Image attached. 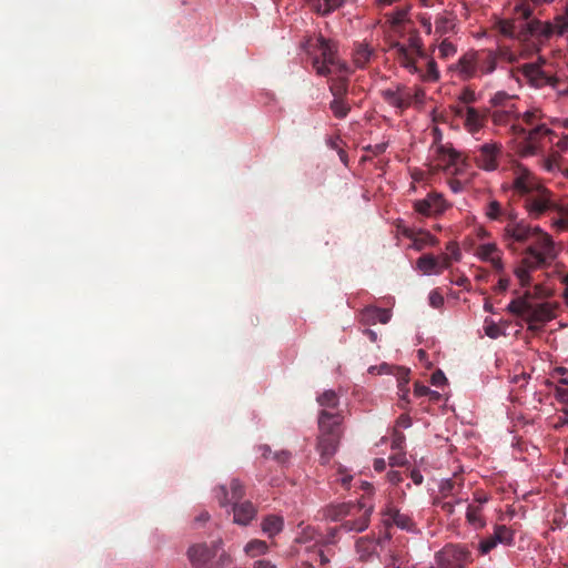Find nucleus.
Listing matches in <instances>:
<instances>
[{
  "label": "nucleus",
  "instance_id": "1",
  "mask_svg": "<svg viewBox=\"0 0 568 568\" xmlns=\"http://www.w3.org/2000/svg\"><path fill=\"white\" fill-rule=\"evenodd\" d=\"M514 192L524 200V207L531 219H539L547 212L558 215L552 225L568 230V204L557 201L555 194L541 184L538 178L521 163L511 165Z\"/></svg>",
  "mask_w": 568,
  "mask_h": 568
},
{
  "label": "nucleus",
  "instance_id": "2",
  "mask_svg": "<svg viewBox=\"0 0 568 568\" xmlns=\"http://www.w3.org/2000/svg\"><path fill=\"white\" fill-rule=\"evenodd\" d=\"M302 48L312 59L313 68L318 75H336L329 84V91L334 99H346L348 92L346 74L349 72V68L339 60L336 43L325 39L322 34H315L307 37L302 43Z\"/></svg>",
  "mask_w": 568,
  "mask_h": 568
},
{
  "label": "nucleus",
  "instance_id": "3",
  "mask_svg": "<svg viewBox=\"0 0 568 568\" xmlns=\"http://www.w3.org/2000/svg\"><path fill=\"white\" fill-rule=\"evenodd\" d=\"M316 402L321 406L317 416V450L322 464H326L337 450L343 434L342 423L344 417L339 409V397L336 392L325 390L317 396Z\"/></svg>",
  "mask_w": 568,
  "mask_h": 568
},
{
  "label": "nucleus",
  "instance_id": "4",
  "mask_svg": "<svg viewBox=\"0 0 568 568\" xmlns=\"http://www.w3.org/2000/svg\"><path fill=\"white\" fill-rule=\"evenodd\" d=\"M523 121L527 128L518 123L511 124V133L516 139V152L520 156L537 155L544 150L547 143H554L555 132L545 123H541L542 113L539 109L526 111Z\"/></svg>",
  "mask_w": 568,
  "mask_h": 568
},
{
  "label": "nucleus",
  "instance_id": "5",
  "mask_svg": "<svg viewBox=\"0 0 568 568\" xmlns=\"http://www.w3.org/2000/svg\"><path fill=\"white\" fill-rule=\"evenodd\" d=\"M531 243L524 250L520 264L515 268V275L521 286L531 283L530 273L550 266L558 256L557 244L552 236L539 226L535 229Z\"/></svg>",
  "mask_w": 568,
  "mask_h": 568
},
{
  "label": "nucleus",
  "instance_id": "6",
  "mask_svg": "<svg viewBox=\"0 0 568 568\" xmlns=\"http://www.w3.org/2000/svg\"><path fill=\"white\" fill-rule=\"evenodd\" d=\"M373 509V505L366 501H347L328 505L324 516L332 521H339L345 532H362L369 526Z\"/></svg>",
  "mask_w": 568,
  "mask_h": 568
},
{
  "label": "nucleus",
  "instance_id": "7",
  "mask_svg": "<svg viewBox=\"0 0 568 568\" xmlns=\"http://www.w3.org/2000/svg\"><path fill=\"white\" fill-rule=\"evenodd\" d=\"M186 556L193 568H223L232 562V557L223 549L221 539L211 544H193Z\"/></svg>",
  "mask_w": 568,
  "mask_h": 568
},
{
  "label": "nucleus",
  "instance_id": "8",
  "mask_svg": "<svg viewBox=\"0 0 568 568\" xmlns=\"http://www.w3.org/2000/svg\"><path fill=\"white\" fill-rule=\"evenodd\" d=\"M390 50L402 68L412 74H416L424 82H436L440 73L437 63L426 54V58L413 60L406 49L398 41L390 44Z\"/></svg>",
  "mask_w": 568,
  "mask_h": 568
},
{
  "label": "nucleus",
  "instance_id": "9",
  "mask_svg": "<svg viewBox=\"0 0 568 568\" xmlns=\"http://www.w3.org/2000/svg\"><path fill=\"white\" fill-rule=\"evenodd\" d=\"M436 568H466L473 562V554L463 544H447L434 556Z\"/></svg>",
  "mask_w": 568,
  "mask_h": 568
},
{
  "label": "nucleus",
  "instance_id": "10",
  "mask_svg": "<svg viewBox=\"0 0 568 568\" xmlns=\"http://www.w3.org/2000/svg\"><path fill=\"white\" fill-rule=\"evenodd\" d=\"M536 226H531L524 220L517 221L516 216L509 212L508 221L503 230V241L505 245L516 251V244H525L535 235Z\"/></svg>",
  "mask_w": 568,
  "mask_h": 568
},
{
  "label": "nucleus",
  "instance_id": "11",
  "mask_svg": "<svg viewBox=\"0 0 568 568\" xmlns=\"http://www.w3.org/2000/svg\"><path fill=\"white\" fill-rule=\"evenodd\" d=\"M503 155V145L498 142H487L471 152V160L476 166L486 172L496 171Z\"/></svg>",
  "mask_w": 568,
  "mask_h": 568
},
{
  "label": "nucleus",
  "instance_id": "12",
  "mask_svg": "<svg viewBox=\"0 0 568 568\" xmlns=\"http://www.w3.org/2000/svg\"><path fill=\"white\" fill-rule=\"evenodd\" d=\"M556 306L550 302L535 303L530 300L525 321L530 331H537L539 325L556 317Z\"/></svg>",
  "mask_w": 568,
  "mask_h": 568
},
{
  "label": "nucleus",
  "instance_id": "13",
  "mask_svg": "<svg viewBox=\"0 0 568 568\" xmlns=\"http://www.w3.org/2000/svg\"><path fill=\"white\" fill-rule=\"evenodd\" d=\"M448 204L440 193L430 192L425 199L414 202V210L422 216L436 217L443 214Z\"/></svg>",
  "mask_w": 568,
  "mask_h": 568
},
{
  "label": "nucleus",
  "instance_id": "14",
  "mask_svg": "<svg viewBox=\"0 0 568 568\" xmlns=\"http://www.w3.org/2000/svg\"><path fill=\"white\" fill-rule=\"evenodd\" d=\"M436 160L438 165L445 170L452 168L458 170L459 166H468V158L449 144H442L436 148Z\"/></svg>",
  "mask_w": 568,
  "mask_h": 568
},
{
  "label": "nucleus",
  "instance_id": "15",
  "mask_svg": "<svg viewBox=\"0 0 568 568\" xmlns=\"http://www.w3.org/2000/svg\"><path fill=\"white\" fill-rule=\"evenodd\" d=\"M519 71L530 82V84L536 88H541L544 85L556 87L557 79L548 75L537 63L523 64L519 68Z\"/></svg>",
  "mask_w": 568,
  "mask_h": 568
},
{
  "label": "nucleus",
  "instance_id": "16",
  "mask_svg": "<svg viewBox=\"0 0 568 568\" xmlns=\"http://www.w3.org/2000/svg\"><path fill=\"white\" fill-rule=\"evenodd\" d=\"M450 265L447 255L434 256L433 254H423L416 262L417 268L426 275L440 274Z\"/></svg>",
  "mask_w": 568,
  "mask_h": 568
},
{
  "label": "nucleus",
  "instance_id": "17",
  "mask_svg": "<svg viewBox=\"0 0 568 568\" xmlns=\"http://www.w3.org/2000/svg\"><path fill=\"white\" fill-rule=\"evenodd\" d=\"M381 95L386 103L400 111L412 104V93L404 85H397L396 89L382 90Z\"/></svg>",
  "mask_w": 568,
  "mask_h": 568
},
{
  "label": "nucleus",
  "instance_id": "18",
  "mask_svg": "<svg viewBox=\"0 0 568 568\" xmlns=\"http://www.w3.org/2000/svg\"><path fill=\"white\" fill-rule=\"evenodd\" d=\"M384 523L386 526L395 525L399 529L407 532H418L417 526L413 518L407 514L400 513L396 508H388L384 513Z\"/></svg>",
  "mask_w": 568,
  "mask_h": 568
},
{
  "label": "nucleus",
  "instance_id": "19",
  "mask_svg": "<svg viewBox=\"0 0 568 568\" xmlns=\"http://www.w3.org/2000/svg\"><path fill=\"white\" fill-rule=\"evenodd\" d=\"M231 498H229L227 488L219 486L215 490V497L221 507H226L230 504L239 503L245 495V488L239 479H232L230 484Z\"/></svg>",
  "mask_w": 568,
  "mask_h": 568
},
{
  "label": "nucleus",
  "instance_id": "20",
  "mask_svg": "<svg viewBox=\"0 0 568 568\" xmlns=\"http://www.w3.org/2000/svg\"><path fill=\"white\" fill-rule=\"evenodd\" d=\"M476 255L485 261L489 262L491 264V267L498 272L501 273L504 271V263L501 260V251L498 248V246L495 243H485L480 244L476 248Z\"/></svg>",
  "mask_w": 568,
  "mask_h": 568
},
{
  "label": "nucleus",
  "instance_id": "21",
  "mask_svg": "<svg viewBox=\"0 0 568 568\" xmlns=\"http://www.w3.org/2000/svg\"><path fill=\"white\" fill-rule=\"evenodd\" d=\"M453 69L458 72L463 80L476 78L478 73L475 51L462 55Z\"/></svg>",
  "mask_w": 568,
  "mask_h": 568
},
{
  "label": "nucleus",
  "instance_id": "22",
  "mask_svg": "<svg viewBox=\"0 0 568 568\" xmlns=\"http://www.w3.org/2000/svg\"><path fill=\"white\" fill-rule=\"evenodd\" d=\"M382 542V539H375L371 536L361 537L356 540L355 549L361 561L368 562L377 555L376 546Z\"/></svg>",
  "mask_w": 568,
  "mask_h": 568
},
{
  "label": "nucleus",
  "instance_id": "23",
  "mask_svg": "<svg viewBox=\"0 0 568 568\" xmlns=\"http://www.w3.org/2000/svg\"><path fill=\"white\" fill-rule=\"evenodd\" d=\"M486 119H487V111L481 113L480 111H478L477 109H475L473 106H466V114L464 116V126L469 133L475 134L484 128V125L486 123Z\"/></svg>",
  "mask_w": 568,
  "mask_h": 568
},
{
  "label": "nucleus",
  "instance_id": "24",
  "mask_svg": "<svg viewBox=\"0 0 568 568\" xmlns=\"http://www.w3.org/2000/svg\"><path fill=\"white\" fill-rule=\"evenodd\" d=\"M550 22H542L538 19H532L520 32V38L527 39L530 36L540 37L541 39H549L551 37Z\"/></svg>",
  "mask_w": 568,
  "mask_h": 568
},
{
  "label": "nucleus",
  "instance_id": "25",
  "mask_svg": "<svg viewBox=\"0 0 568 568\" xmlns=\"http://www.w3.org/2000/svg\"><path fill=\"white\" fill-rule=\"evenodd\" d=\"M234 523L239 525H248L256 516V508L251 501L233 504Z\"/></svg>",
  "mask_w": 568,
  "mask_h": 568
},
{
  "label": "nucleus",
  "instance_id": "26",
  "mask_svg": "<svg viewBox=\"0 0 568 568\" xmlns=\"http://www.w3.org/2000/svg\"><path fill=\"white\" fill-rule=\"evenodd\" d=\"M390 320V312L385 308L378 307H366L361 313V322L365 325L375 324L377 322L382 324L388 323Z\"/></svg>",
  "mask_w": 568,
  "mask_h": 568
},
{
  "label": "nucleus",
  "instance_id": "27",
  "mask_svg": "<svg viewBox=\"0 0 568 568\" xmlns=\"http://www.w3.org/2000/svg\"><path fill=\"white\" fill-rule=\"evenodd\" d=\"M477 73L488 74L495 71L497 57L493 51H475Z\"/></svg>",
  "mask_w": 568,
  "mask_h": 568
},
{
  "label": "nucleus",
  "instance_id": "28",
  "mask_svg": "<svg viewBox=\"0 0 568 568\" xmlns=\"http://www.w3.org/2000/svg\"><path fill=\"white\" fill-rule=\"evenodd\" d=\"M466 521L474 530H480L486 526L480 505L469 504L466 510Z\"/></svg>",
  "mask_w": 568,
  "mask_h": 568
},
{
  "label": "nucleus",
  "instance_id": "29",
  "mask_svg": "<svg viewBox=\"0 0 568 568\" xmlns=\"http://www.w3.org/2000/svg\"><path fill=\"white\" fill-rule=\"evenodd\" d=\"M284 526V520L282 517L276 515L266 516L262 521V530L268 537H273L282 531Z\"/></svg>",
  "mask_w": 568,
  "mask_h": 568
},
{
  "label": "nucleus",
  "instance_id": "30",
  "mask_svg": "<svg viewBox=\"0 0 568 568\" xmlns=\"http://www.w3.org/2000/svg\"><path fill=\"white\" fill-rule=\"evenodd\" d=\"M529 302H530V294L526 293L524 296L513 300L508 304L507 311L509 313H511L513 315L521 317L525 321Z\"/></svg>",
  "mask_w": 568,
  "mask_h": 568
},
{
  "label": "nucleus",
  "instance_id": "31",
  "mask_svg": "<svg viewBox=\"0 0 568 568\" xmlns=\"http://www.w3.org/2000/svg\"><path fill=\"white\" fill-rule=\"evenodd\" d=\"M373 52V49H371L367 44H358L353 52V61L356 67L361 69L365 68L369 62Z\"/></svg>",
  "mask_w": 568,
  "mask_h": 568
},
{
  "label": "nucleus",
  "instance_id": "32",
  "mask_svg": "<svg viewBox=\"0 0 568 568\" xmlns=\"http://www.w3.org/2000/svg\"><path fill=\"white\" fill-rule=\"evenodd\" d=\"M463 487V480L449 478L442 481L439 486V493L442 494L443 497H455L460 493Z\"/></svg>",
  "mask_w": 568,
  "mask_h": 568
},
{
  "label": "nucleus",
  "instance_id": "33",
  "mask_svg": "<svg viewBox=\"0 0 568 568\" xmlns=\"http://www.w3.org/2000/svg\"><path fill=\"white\" fill-rule=\"evenodd\" d=\"M407 51L413 60L426 58V52L423 49L422 40L417 36L408 38V44L400 43Z\"/></svg>",
  "mask_w": 568,
  "mask_h": 568
},
{
  "label": "nucleus",
  "instance_id": "34",
  "mask_svg": "<svg viewBox=\"0 0 568 568\" xmlns=\"http://www.w3.org/2000/svg\"><path fill=\"white\" fill-rule=\"evenodd\" d=\"M498 544L510 546L514 544L515 532L505 525H496L494 530Z\"/></svg>",
  "mask_w": 568,
  "mask_h": 568
},
{
  "label": "nucleus",
  "instance_id": "35",
  "mask_svg": "<svg viewBox=\"0 0 568 568\" xmlns=\"http://www.w3.org/2000/svg\"><path fill=\"white\" fill-rule=\"evenodd\" d=\"M455 24L450 17L447 14H440L435 20V34L443 37L453 31Z\"/></svg>",
  "mask_w": 568,
  "mask_h": 568
},
{
  "label": "nucleus",
  "instance_id": "36",
  "mask_svg": "<svg viewBox=\"0 0 568 568\" xmlns=\"http://www.w3.org/2000/svg\"><path fill=\"white\" fill-rule=\"evenodd\" d=\"M485 214L491 221H500L503 217L508 221L509 213H506L503 210L501 204L498 201L493 200L487 204Z\"/></svg>",
  "mask_w": 568,
  "mask_h": 568
},
{
  "label": "nucleus",
  "instance_id": "37",
  "mask_svg": "<svg viewBox=\"0 0 568 568\" xmlns=\"http://www.w3.org/2000/svg\"><path fill=\"white\" fill-rule=\"evenodd\" d=\"M551 36H564L568 33V8L561 14L555 17L554 22H550Z\"/></svg>",
  "mask_w": 568,
  "mask_h": 568
},
{
  "label": "nucleus",
  "instance_id": "38",
  "mask_svg": "<svg viewBox=\"0 0 568 568\" xmlns=\"http://www.w3.org/2000/svg\"><path fill=\"white\" fill-rule=\"evenodd\" d=\"M329 109L335 118L344 119L351 111V104L346 99H333L329 103Z\"/></svg>",
  "mask_w": 568,
  "mask_h": 568
},
{
  "label": "nucleus",
  "instance_id": "39",
  "mask_svg": "<svg viewBox=\"0 0 568 568\" xmlns=\"http://www.w3.org/2000/svg\"><path fill=\"white\" fill-rule=\"evenodd\" d=\"M345 0H321L320 9H315V12L322 17H326L341 8Z\"/></svg>",
  "mask_w": 568,
  "mask_h": 568
},
{
  "label": "nucleus",
  "instance_id": "40",
  "mask_svg": "<svg viewBox=\"0 0 568 568\" xmlns=\"http://www.w3.org/2000/svg\"><path fill=\"white\" fill-rule=\"evenodd\" d=\"M414 247L418 251L423 250L427 245H435L437 240L429 232L420 231L413 237Z\"/></svg>",
  "mask_w": 568,
  "mask_h": 568
},
{
  "label": "nucleus",
  "instance_id": "41",
  "mask_svg": "<svg viewBox=\"0 0 568 568\" xmlns=\"http://www.w3.org/2000/svg\"><path fill=\"white\" fill-rule=\"evenodd\" d=\"M244 550L248 556L256 557L266 552L267 544L260 539H253L246 544Z\"/></svg>",
  "mask_w": 568,
  "mask_h": 568
},
{
  "label": "nucleus",
  "instance_id": "42",
  "mask_svg": "<svg viewBox=\"0 0 568 568\" xmlns=\"http://www.w3.org/2000/svg\"><path fill=\"white\" fill-rule=\"evenodd\" d=\"M491 119L496 125H506L513 120H517L516 116L511 115L508 111L501 110L500 108H495L491 113Z\"/></svg>",
  "mask_w": 568,
  "mask_h": 568
},
{
  "label": "nucleus",
  "instance_id": "43",
  "mask_svg": "<svg viewBox=\"0 0 568 568\" xmlns=\"http://www.w3.org/2000/svg\"><path fill=\"white\" fill-rule=\"evenodd\" d=\"M516 100L517 95L508 94L505 91H498L490 98V104L493 108H500Z\"/></svg>",
  "mask_w": 568,
  "mask_h": 568
},
{
  "label": "nucleus",
  "instance_id": "44",
  "mask_svg": "<svg viewBox=\"0 0 568 568\" xmlns=\"http://www.w3.org/2000/svg\"><path fill=\"white\" fill-rule=\"evenodd\" d=\"M561 155L559 151H554L548 158L542 160V166L548 172H555L556 170H560L559 161Z\"/></svg>",
  "mask_w": 568,
  "mask_h": 568
},
{
  "label": "nucleus",
  "instance_id": "45",
  "mask_svg": "<svg viewBox=\"0 0 568 568\" xmlns=\"http://www.w3.org/2000/svg\"><path fill=\"white\" fill-rule=\"evenodd\" d=\"M439 58L448 59L457 52V48L447 39H444L438 45Z\"/></svg>",
  "mask_w": 568,
  "mask_h": 568
},
{
  "label": "nucleus",
  "instance_id": "46",
  "mask_svg": "<svg viewBox=\"0 0 568 568\" xmlns=\"http://www.w3.org/2000/svg\"><path fill=\"white\" fill-rule=\"evenodd\" d=\"M498 545V541L495 539V535L488 536L480 540L478 544V550L481 555H487L494 548H496Z\"/></svg>",
  "mask_w": 568,
  "mask_h": 568
},
{
  "label": "nucleus",
  "instance_id": "47",
  "mask_svg": "<svg viewBox=\"0 0 568 568\" xmlns=\"http://www.w3.org/2000/svg\"><path fill=\"white\" fill-rule=\"evenodd\" d=\"M498 30L503 36H505L507 38H514L515 31H516L515 21L514 20H500L498 22Z\"/></svg>",
  "mask_w": 568,
  "mask_h": 568
},
{
  "label": "nucleus",
  "instance_id": "48",
  "mask_svg": "<svg viewBox=\"0 0 568 568\" xmlns=\"http://www.w3.org/2000/svg\"><path fill=\"white\" fill-rule=\"evenodd\" d=\"M407 14H408V10L407 9L398 8L395 11H393L392 13L388 14V20H389L392 26L396 27V26L402 24L406 20Z\"/></svg>",
  "mask_w": 568,
  "mask_h": 568
},
{
  "label": "nucleus",
  "instance_id": "49",
  "mask_svg": "<svg viewBox=\"0 0 568 568\" xmlns=\"http://www.w3.org/2000/svg\"><path fill=\"white\" fill-rule=\"evenodd\" d=\"M476 100L475 92L469 88H465L458 95L459 103L466 104V106H469L468 104L476 102Z\"/></svg>",
  "mask_w": 568,
  "mask_h": 568
},
{
  "label": "nucleus",
  "instance_id": "50",
  "mask_svg": "<svg viewBox=\"0 0 568 568\" xmlns=\"http://www.w3.org/2000/svg\"><path fill=\"white\" fill-rule=\"evenodd\" d=\"M515 12L524 20H529L532 16V9L526 2H521L515 7Z\"/></svg>",
  "mask_w": 568,
  "mask_h": 568
},
{
  "label": "nucleus",
  "instance_id": "51",
  "mask_svg": "<svg viewBox=\"0 0 568 568\" xmlns=\"http://www.w3.org/2000/svg\"><path fill=\"white\" fill-rule=\"evenodd\" d=\"M555 396L558 402L568 404V386L557 385L555 388Z\"/></svg>",
  "mask_w": 568,
  "mask_h": 568
},
{
  "label": "nucleus",
  "instance_id": "52",
  "mask_svg": "<svg viewBox=\"0 0 568 568\" xmlns=\"http://www.w3.org/2000/svg\"><path fill=\"white\" fill-rule=\"evenodd\" d=\"M429 304L434 308H439L444 304L443 295L437 291H432L429 293Z\"/></svg>",
  "mask_w": 568,
  "mask_h": 568
},
{
  "label": "nucleus",
  "instance_id": "53",
  "mask_svg": "<svg viewBox=\"0 0 568 568\" xmlns=\"http://www.w3.org/2000/svg\"><path fill=\"white\" fill-rule=\"evenodd\" d=\"M405 442V435L400 432L395 430L392 439V449H402Z\"/></svg>",
  "mask_w": 568,
  "mask_h": 568
},
{
  "label": "nucleus",
  "instance_id": "54",
  "mask_svg": "<svg viewBox=\"0 0 568 568\" xmlns=\"http://www.w3.org/2000/svg\"><path fill=\"white\" fill-rule=\"evenodd\" d=\"M417 19L420 26L424 28L425 32L430 34L433 30L430 17L427 14H419Z\"/></svg>",
  "mask_w": 568,
  "mask_h": 568
},
{
  "label": "nucleus",
  "instance_id": "55",
  "mask_svg": "<svg viewBox=\"0 0 568 568\" xmlns=\"http://www.w3.org/2000/svg\"><path fill=\"white\" fill-rule=\"evenodd\" d=\"M315 556H316V559H318L320 565L322 567H324L325 565H327L329 562V557H328V555L326 554V551L322 547H320L315 551Z\"/></svg>",
  "mask_w": 568,
  "mask_h": 568
},
{
  "label": "nucleus",
  "instance_id": "56",
  "mask_svg": "<svg viewBox=\"0 0 568 568\" xmlns=\"http://www.w3.org/2000/svg\"><path fill=\"white\" fill-rule=\"evenodd\" d=\"M489 500V497L487 494L483 493V491H479L477 490L475 494H474V503L475 505H480L481 507H484V505Z\"/></svg>",
  "mask_w": 568,
  "mask_h": 568
},
{
  "label": "nucleus",
  "instance_id": "57",
  "mask_svg": "<svg viewBox=\"0 0 568 568\" xmlns=\"http://www.w3.org/2000/svg\"><path fill=\"white\" fill-rule=\"evenodd\" d=\"M414 394L417 397H423V396L430 394V389H429V387H427L420 383H415Z\"/></svg>",
  "mask_w": 568,
  "mask_h": 568
},
{
  "label": "nucleus",
  "instance_id": "58",
  "mask_svg": "<svg viewBox=\"0 0 568 568\" xmlns=\"http://www.w3.org/2000/svg\"><path fill=\"white\" fill-rule=\"evenodd\" d=\"M445 381H446V377L440 369L433 373V375H432V384L433 385L440 386Z\"/></svg>",
  "mask_w": 568,
  "mask_h": 568
},
{
  "label": "nucleus",
  "instance_id": "59",
  "mask_svg": "<svg viewBox=\"0 0 568 568\" xmlns=\"http://www.w3.org/2000/svg\"><path fill=\"white\" fill-rule=\"evenodd\" d=\"M396 425L402 428H408L412 426V419L407 414H402L397 420Z\"/></svg>",
  "mask_w": 568,
  "mask_h": 568
},
{
  "label": "nucleus",
  "instance_id": "60",
  "mask_svg": "<svg viewBox=\"0 0 568 568\" xmlns=\"http://www.w3.org/2000/svg\"><path fill=\"white\" fill-rule=\"evenodd\" d=\"M390 466H403L406 464V457L404 454H398L389 457Z\"/></svg>",
  "mask_w": 568,
  "mask_h": 568
},
{
  "label": "nucleus",
  "instance_id": "61",
  "mask_svg": "<svg viewBox=\"0 0 568 568\" xmlns=\"http://www.w3.org/2000/svg\"><path fill=\"white\" fill-rule=\"evenodd\" d=\"M435 504L442 508L446 514L452 515L455 510L453 501L436 500Z\"/></svg>",
  "mask_w": 568,
  "mask_h": 568
},
{
  "label": "nucleus",
  "instance_id": "62",
  "mask_svg": "<svg viewBox=\"0 0 568 568\" xmlns=\"http://www.w3.org/2000/svg\"><path fill=\"white\" fill-rule=\"evenodd\" d=\"M510 280L508 277H500L497 285L495 286V291L503 293L506 292L509 287Z\"/></svg>",
  "mask_w": 568,
  "mask_h": 568
},
{
  "label": "nucleus",
  "instance_id": "63",
  "mask_svg": "<svg viewBox=\"0 0 568 568\" xmlns=\"http://www.w3.org/2000/svg\"><path fill=\"white\" fill-rule=\"evenodd\" d=\"M314 535V529L307 528L302 532V535L296 540L300 542H306L307 540L315 539Z\"/></svg>",
  "mask_w": 568,
  "mask_h": 568
},
{
  "label": "nucleus",
  "instance_id": "64",
  "mask_svg": "<svg viewBox=\"0 0 568 568\" xmlns=\"http://www.w3.org/2000/svg\"><path fill=\"white\" fill-rule=\"evenodd\" d=\"M557 372L560 375L559 381H558L559 385L568 386V369L561 367V368H558Z\"/></svg>",
  "mask_w": 568,
  "mask_h": 568
}]
</instances>
